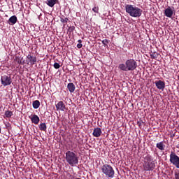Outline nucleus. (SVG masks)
I'll use <instances>...</instances> for the list:
<instances>
[{
  "mask_svg": "<svg viewBox=\"0 0 179 179\" xmlns=\"http://www.w3.org/2000/svg\"><path fill=\"white\" fill-rule=\"evenodd\" d=\"M56 110L57 111H65L66 110V106L64 101H60L56 104Z\"/></svg>",
  "mask_w": 179,
  "mask_h": 179,
  "instance_id": "nucleus-9",
  "label": "nucleus"
},
{
  "mask_svg": "<svg viewBox=\"0 0 179 179\" xmlns=\"http://www.w3.org/2000/svg\"><path fill=\"white\" fill-rule=\"evenodd\" d=\"M55 3H57V0H49L47 3V5H48V6L50 8H52Z\"/></svg>",
  "mask_w": 179,
  "mask_h": 179,
  "instance_id": "nucleus-20",
  "label": "nucleus"
},
{
  "mask_svg": "<svg viewBox=\"0 0 179 179\" xmlns=\"http://www.w3.org/2000/svg\"><path fill=\"white\" fill-rule=\"evenodd\" d=\"M29 118L31 119V122L35 124V125H37L40 122V117L36 114L31 115V116H29Z\"/></svg>",
  "mask_w": 179,
  "mask_h": 179,
  "instance_id": "nucleus-12",
  "label": "nucleus"
},
{
  "mask_svg": "<svg viewBox=\"0 0 179 179\" xmlns=\"http://www.w3.org/2000/svg\"><path fill=\"white\" fill-rule=\"evenodd\" d=\"M118 68L120 71H123L124 72L135 71V69L138 68V63L134 59H129L126 60L125 64H120Z\"/></svg>",
  "mask_w": 179,
  "mask_h": 179,
  "instance_id": "nucleus-1",
  "label": "nucleus"
},
{
  "mask_svg": "<svg viewBox=\"0 0 179 179\" xmlns=\"http://www.w3.org/2000/svg\"><path fill=\"white\" fill-rule=\"evenodd\" d=\"M156 148H157V149L159 150H164V149H166V145H164L163 141H161L156 144Z\"/></svg>",
  "mask_w": 179,
  "mask_h": 179,
  "instance_id": "nucleus-16",
  "label": "nucleus"
},
{
  "mask_svg": "<svg viewBox=\"0 0 179 179\" xmlns=\"http://www.w3.org/2000/svg\"><path fill=\"white\" fill-rule=\"evenodd\" d=\"M150 57L152 59H156L159 57V53L156 52H151Z\"/></svg>",
  "mask_w": 179,
  "mask_h": 179,
  "instance_id": "nucleus-23",
  "label": "nucleus"
},
{
  "mask_svg": "<svg viewBox=\"0 0 179 179\" xmlns=\"http://www.w3.org/2000/svg\"><path fill=\"white\" fill-rule=\"evenodd\" d=\"M175 179H179V173L178 172L175 173Z\"/></svg>",
  "mask_w": 179,
  "mask_h": 179,
  "instance_id": "nucleus-29",
  "label": "nucleus"
},
{
  "mask_svg": "<svg viewBox=\"0 0 179 179\" xmlns=\"http://www.w3.org/2000/svg\"><path fill=\"white\" fill-rule=\"evenodd\" d=\"M0 132H1V128H0Z\"/></svg>",
  "mask_w": 179,
  "mask_h": 179,
  "instance_id": "nucleus-33",
  "label": "nucleus"
},
{
  "mask_svg": "<svg viewBox=\"0 0 179 179\" xmlns=\"http://www.w3.org/2000/svg\"><path fill=\"white\" fill-rule=\"evenodd\" d=\"M4 115L6 117V118H10V117L13 115V112L10 110H6L4 113Z\"/></svg>",
  "mask_w": 179,
  "mask_h": 179,
  "instance_id": "nucleus-22",
  "label": "nucleus"
},
{
  "mask_svg": "<svg viewBox=\"0 0 179 179\" xmlns=\"http://www.w3.org/2000/svg\"><path fill=\"white\" fill-rule=\"evenodd\" d=\"M93 12H94V13H99V6H94L92 8Z\"/></svg>",
  "mask_w": 179,
  "mask_h": 179,
  "instance_id": "nucleus-25",
  "label": "nucleus"
},
{
  "mask_svg": "<svg viewBox=\"0 0 179 179\" xmlns=\"http://www.w3.org/2000/svg\"><path fill=\"white\" fill-rule=\"evenodd\" d=\"M67 89L70 93H73V92H75V89H76V87H75V84L70 83L67 85Z\"/></svg>",
  "mask_w": 179,
  "mask_h": 179,
  "instance_id": "nucleus-15",
  "label": "nucleus"
},
{
  "mask_svg": "<svg viewBox=\"0 0 179 179\" xmlns=\"http://www.w3.org/2000/svg\"><path fill=\"white\" fill-rule=\"evenodd\" d=\"M22 59H23V57H15V62H17L19 64V65L24 64V62H22Z\"/></svg>",
  "mask_w": 179,
  "mask_h": 179,
  "instance_id": "nucleus-21",
  "label": "nucleus"
},
{
  "mask_svg": "<svg viewBox=\"0 0 179 179\" xmlns=\"http://www.w3.org/2000/svg\"><path fill=\"white\" fill-rule=\"evenodd\" d=\"M6 127H9V123H8V125H6Z\"/></svg>",
  "mask_w": 179,
  "mask_h": 179,
  "instance_id": "nucleus-32",
  "label": "nucleus"
},
{
  "mask_svg": "<svg viewBox=\"0 0 179 179\" xmlns=\"http://www.w3.org/2000/svg\"><path fill=\"white\" fill-rule=\"evenodd\" d=\"M1 82L3 86H10L12 85V77L6 75L2 76Z\"/></svg>",
  "mask_w": 179,
  "mask_h": 179,
  "instance_id": "nucleus-7",
  "label": "nucleus"
},
{
  "mask_svg": "<svg viewBox=\"0 0 179 179\" xmlns=\"http://www.w3.org/2000/svg\"><path fill=\"white\" fill-rule=\"evenodd\" d=\"M73 30H75V27L73 26H71L69 28V31H70V33L73 31Z\"/></svg>",
  "mask_w": 179,
  "mask_h": 179,
  "instance_id": "nucleus-28",
  "label": "nucleus"
},
{
  "mask_svg": "<svg viewBox=\"0 0 179 179\" xmlns=\"http://www.w3.org/2000/svg\"><path fill=\"white\" fill-rule=\"evenodd\" d=\"M143 169L144 171H153L156 169V163H155V161L151 162H144Z\"/></svg>",
  "mask_w": 179,
  "mask_h": 179,
  "instance_id": "nucleus-6",
  "label": "nucleus"
},
{
  "mask_svg": "<svg viewBox=\"0 0 179 179\" xmlns=\"http://www.w3.org/2000/svg\"><path fill=\"white\" fill-rule=\"evenodd\" d=\"M17 22V17L16 15L11 16L8 20L9 24L13 25L16 24V22Z\"/></svg>",
  "mask_w": 179,
  "mask_h": 179,
  "instance_id": "nucleus-14",
  "label": "nucleus"
},
{
  "mask_svg": "<svg viewBox=\"0 0 179 179\" xmlns=\"http://www.w3.org/2000/svg\"><path fill=\"white\" fill-rule=\"evenodd\" d=\"M101 171L105 174V176H106V177H108L109 178H114L115 172L114 171V169H113L111 165H108L107 164L103 165Z\"/></svg>",
  "mask_w": 179,
  "mask_h": 179,
  "instance_id": "nucleus-4",
  "label": "nucleus"
},
{
  "mask_svg": "<svg viewBox=\"0 0 179 179\" xmlns=\"http://www.w3.org/2000/svg\"><path fill=\"white\" fill-rule=\"evenodd\" d=\"M65 159L66 163L71 167L76 166L79 163V157L73 151H67L66 152Z\"/></svg>",
  "mask_w": 179,
  "mask_h": 179,
  "instance_id": "nucleus-2",
  "label": "nucleus"
},
{
  "mask_svg": "<svg viewBox=\"0 0 179 179\" xmlns=\"http://www.w3.org/2000/svg\"><path fill=\"white\" fill-rule=\"evenodd\" d=\"M53 66H54L55 69H59V68H61V65L59 64V63H57V62H55L53 64Z\"/></svg>",
  "mask_w": 179,
  "mask_h": 179,
  "instance_id": "nucleus-24",
  "label": "nucleus"
},
{
  "mask_svg": "<svg viewBox=\"0 0 179 179\" xmlns=\"http://www.w3.org/2000/svg\"><path fill=\"white\" fill-rule=\"evenodd\" d=\"M60 22H62V23H66L68 22V18H61Z\"/></svg>",
  "mask_w": 179,
  "mask_h": 179,
  "instance_id": "nucleus-27",
  "label": "nucleus"
},
{
  "mask_svg": "<svg viewBox=\"0 0 179 179\" xmlns=\"http://www.w3.org/2000/svg\"><path fill=\"white\" fill-rule=\"evenodd\" d=\"M127 13H129L131 17H141L142 15V10L133 5L128 4L125 6Z\"/></svg>",
  "mask_w": 179,
  "mask_h": 179,
  "instance_id": "nucleus-3",
  "label": "nucleus"
},
{
  "mask_svg": "<svg viewBox=\"0 0 179 179\" xmlns=\"http://www.w3.org/2000/svg\"><path fill=\"white\" fill-rule=\"evenodd\" d=\"M102 44L106 47L108 44V40L107 39L103 40Z\"/></svg>",
  "mask_w": 179,
  "mask_h": 179,
  "instance_id": "nucleus-26",
  "label": "nucleus"
},
{
  "mask_svg": "<svg viewBox=\"0 0 179 179\" xmlns=\"http://www.w3.org/2000/svg\"><path fill=\"white\" fill-rule=\"evenodd\" d=\"M78 44H82V40H81V39H79V40L78 41Z\"/></svg>",
  "mask_w": 179,
  "mask_h": 179,
  "instance_id": "nucleus-31",
  "label": "nucleus"
},
{
  "mask_svg": "<svg viewBox=\"0 0 179 179\" xmlns=\"http://www.w3.org/2000/svg\"><path fill=\"white\" fill-rule=\"evenodd\" d=\"M82 47H83V45L82 43H78L77 44V48H82Z\"/></svg>",
  "mask_w": 179,
  "mask_h": 179,
  "instance_id": "nucleus-30",
  "label": "nucleus"
},
{
  "mask_svg": "<svg viewBox=\"0 0 179 179\" xmlns=\"http://www.w3.org/2000/svg\"><path fill=\"white\" fill-rule=\"evenodd\" d=\"M144 162H153V157L149 154L144 157Z\"/></svg>",
  "mask_w": 179,
  "mask_h": 179,
  "instance_id": "nucleus-17",
  "label": "nucleus"
},
{
  "mask_svg": "<svg viewBox=\"0 0 179 179\" xmlns=\"http://www.w3.org/2000/svg\"><path fill=\"white\" fill-rule=\"evenodd\" d=\"M33 108H35V110H37L38 107H40V101L36 100L34 101L32 103Z\"/></svg>",
  "mask_w": 179,
  "mask_h": 179,
  "instance_id": "nucleus-18",
  "label": "nucleus"
},
{
  "mask_svg": "<svg viewBox=\"0 0 179 179\" xmlns=\"http://www.w3.org/2000/svg\"><path fill=\"white\" fill-rule=\"evenodd\" d=\"M27 64L29 65H36L37 64V57L31 55H28L27 56Z\"/></svg>",
  "mask_w": 179,
  "mask_h": 179,
  "instance_id": "nucleus-8",
  "label": "nucleus"
},
{
  "mask_svg": "<svg viewBox=\"0 0 179 179\" xmlns=\"http://www.w3.org/2000/svg\"><path fill=\"white\" fill-rule=\"evenodd\" d=\"M155 86L159 90H164L166 87V83L162 80L155 81Z\"/></svg>",
  "mask_w": 179,
  "mask_h": 179,
  "instance_id": "nucleus-11",
  "label": "nucleus"
},
{
  "mask_svg": "<svg viewBox=\"0 0 179 179\" xmlns=\"http://www.w3.org/2000/svg\"><path fill=\"white\" fill-rule=\"evenodd\" d=\"M102 134L101 129L100 127H96L94 129L92 135L95 138H99Z\"/></svg>",
  "mask_w": 179,
  "mask_h": 179,
  "instance_id": "nucleus-13",
  "label": "nucleus"
},
{
  "mask_svg": "<svg viewBox=\"0 0 179 179\" xmlns=\"http://www.w3.org/2000/svg\"><path fill=\"white\" fill-rule=\"evenodd\" d=\"M169 162L175 166L176 169H179V157L174 152H171L169 155Z\"/></svg>",
  "mask_w": 179,
  "mask_h": 179,
  "instance_id": "nucleus-5",
  "label": "nucleus"
},
{
  "mask_svg": "<svg viewBox=\"0 0 179 179\" xmlns=\"http://www.w3.org/2000/svg\"><path fill=\"white\" fill-rule=\"evenodd\" d=\"M164 15H165L166 17L172 18L173 15H174V11L172 10L171 7L169 6L164 10Z\"/></svg>",
  "mask_w": 179,
  "mask_h": 179,
  "instance_id": "nucleus-10",
  "label": "nucleus"
},
{
  "mask_svg": "<svg viewBox=\"0 0 179 179\" xmlns=\"http://www.w3.org/2000/svg\"><path fill=\"white\" fill-rule=\"evenodd\" d=\"M39 129L41 131H47V124L45 123H41L39 124Z\"/></svg>",
  "mask_w": 179,
  "mask_h": 179,
  "instance_id": "nucleus-19",
  "label": "nucleus"
}]
</instances>
